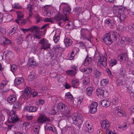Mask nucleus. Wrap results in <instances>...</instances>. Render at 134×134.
I'll use <instances>...</instances> for the list:
<instances>
[{
  "label": "nucleus",
  "mask_w": 134,
  "mask_h": 134,
  "mask_svg": "<svg viewBox=\"0 0 134 134\" xmlns=\"http://www.w3.org/2000/svg\"><path fill=\"white\" fill-rule=\"evenodd\" d=\"M103 40L105 43L110 45L113 42V40L116 41L120 37V35L116 31H113L105 34L104 36Z\"/></svg>",
  "instance_id": "obj_1"
},
{
  "label": "nucleus",
  "mask_w": 134,
  "mask_h": 134,
  "mask_svg": "<svg viewBox=\"0 0 134 134\" xmlns=\"http://www.w3.org/2000/svg\"><path fill=\"white\" fill-rule=\"evenodd\" d=\"M57 108L63 114L62 118L63 119L68 120L70 117V110L69 109L67 106L64 104L62 102L59 103L57 105Z\"/></svg>",
  "instance_id": "obj_2"
},
{
  "label": "nucleus",
  "mask_w": 134,
  "mask_h": 134,
  "mask_svg": "<svg viewBox=\"0 0 134 134\" xmlns=\"http://www.w3.org/2000/svg\"><path fill=\"white\" fill-rule=\"evenodd\" d=\"M38 94V93L36 92L33 91H32L31 88L26 87L25 90L23 94V96L25 99H27L31 96V95H32L33 97H35Z\"/></svg>",
  "instance_id": "obj_3"
},
{
  "label": "nucleus",
  "mask_w": 134,
  "mask_h": 134,
  "mask_svg": "<svg viewBox=\"0 0 134 134\" xmlns=\"http://www.w3.org/2000/svg\"><path fill=\"white\" fill-rule=\"evenodd\" d=\"M7 113L10 115L8 120V122L9 123L12 124L19 120V118L15 114L14 111L12 110L10 111H9Z\"/></svg>",
  "instance_id": "obj_4"
},
{
  "label": "nucleus",
  "mask_w": 134,
  "mask_h": 134,
  "mask_svg": "<svg viewBox=\"0 0 134 134\" xmlns=\"http://www.w3.org/2000/svg\"><path fill=\"white\" fill-rule=\"evenodd\" d=\"M87 29H81V30L80 32L81 39H82L83 40H86L88 41L91 43V39L93 38V36L91 35V34L90 32H89L88 34V37H86V32L87 31Z\"/></svg>",
  "instance_id": "obj_5"
},
{
  "label": "nucleus",
  "mask_w": 134,
  "mask_h": 134,
  "mask_svg": "<svg viewBox=\"0 0 134 134\" xmlns=\"http://www.w3.org/2000/svg\"><path fill=\"white\" fill-rule=\"evenodd\" d=\"M113 12L116 16H119L120 13H124L125 8L122 5H114L113 7Z\"/></svg>",
  "instance_id": "obj_6"
},
{
  "label": "nucleus",
  "mask_w": 134,
  "mask_h": 134,
  "mask_svg": "<svg viewBox=\"0 0 134 134\" xmlns=\"http://www.w3.org/2000/svg\"><path fill=\"white\" fill-rule=\"evenodd\" d=\"M50 119L46 116L44 114H40L37 118V122L38 123L42 124L46 122H50Z\"/></svg>",
  "instance_id": "obj_7"
},
{
  "label": "nucleus",
  "mask_w": 134,
  "mask_h": 134,
  "mask_svg": "<svg viewBox=\"0 0 134 134\" xmlns=\"http://www.w3.org/2000/svg\"><path fill=\"white\" fill-rule=\"evenodd\" d=\"M39 43L41 44L42 46L40 48L41 49H43L45 50L50 48L51 44L45 38H44L40 40Z\"/></svg>",
  "instance_id": "obj_8"
},
{
  "label": "nucleus",
  "mask_w": 134,
  "mask_h": 134,
  "mask_svg": "<svg viewBox=\"0 0 134 134\" xmlns=\"http://www.w3.org/2000/svg\"><path fill=\"white\" fill-rule=\"evenodd\" d=\"M60 8L63 7V12L65 15L69 14L71 11V8L67 3H62L60 6Z\"/></svg>",
  "instance_id": "obj_9"
},
{
  "label": "nucleus",
  "mask_w": 134,
  "mask_h": 134,
  "mask_svg": "<svg viewBox=\"0 0 134 134\" xmlns=\"http://www.w3.org/2000/svg\"><path fill=\"white\" fill-rule=\"evenodd\" d=\"M53 19L57 21H59L62 20H63L64 21L68 20V19L66 16H65V18H64V16L60 13H59L56 15L54 17Z\"/></svg>",
  "instance_id": "obj_10"
},
{
  "label": "nucleus",
  "mask_w": 134,
  "mask_h": 134,
  "mask_svg": "<svg viewBox=\"0 0 134 134\" xmlns=\"http://www.w3.org/2000/svg\"><path fill=\"white\" fill-rule=\"evenodd\" d=\"M97 104L96 102H93L90 106V112L91 113H94L97 111Z\"/></svg>",
  "instance_id": "obj_11"
},
{
  "label": "nucleus",
  "mask_w": 134,
  "mask_h": 134,
  "mask_svg": "<svg viewBox=\"0 0 134 134\" xmlns=\"http://www.w3.org/2000/svg\"><path fill=\"white\" fill-rule=\"evenodd\" d=\"M100 124L102 127L105 129H107L110 126V124L108 121H107L106 120L103 121H100Z\"/></svg>",
  "instance_id": "obj_12"
},
{
  "label": "nucleus",
  "mask_w": 134,
  "mask_h": 134,
  "mask_svg": "<svg viewBox=\"0 0 134 134\" xmlns=\"http://www.w3.org/2000/svg\"><path fill=\"white\" fill-rule=\"evenodd\" d=\"M42 35V31L39 29L33 34V37L34 39L37 38L39 39L41 38Z\"/></svg>",
  "instance_id": "obj_13"
},
{
  "label": "nucleus",
  "mask_w": 134,
  "mask_h": 134,
  "mask_svg": "<svg viewBox=\"0 0 134 134\" xmlns=\"http://www.w3.org/2000/svg\"><path fill=\"white\" fill-rule=\"evenodd\" d=\"M98 62L104 67H105L107 65V59L105 56L101 57V59L98 61Z\"/></svg>",
  "instance_id": "obj_14"
},
{
  "label": "nucleus",
  "mask_w": 134,
  "mask_h": 134,
  "mask_svg": "<svg viewBox=\"0 0 134 134\" xmlns=\"http://www.w3.org/2000/svg\"><path fill=\"white\" fill-rule=\"evenodd\" d=\"M25 108L28 111L30 112H35L37 110L36 107L35 106H27Z\"/></svg>",
  "instance_id": "obj_15"
},
{
  "label": "nucleus",
  "mask_w": 134,
  "mask_h": 134,
  "mask_svg": "<svg viewBox=\"0 0 134 134\" xmlns=\"http://www.w3.org/2000/svg\"><path fill=\"white\" fill-rule=\"evenodd\" d=\"M72 118L73 121L78 120L79 119L82 120V115L80 114H77V113L73 114Z\"/></svg>",
  "instance_id": "obj_16"
},
{
  "label": "nucleus",
  "mask_w": 134,
  "mask_h": 134,
  "mask_svg": "<svg viewBox=\"0 0 134 134\" xmlns=\"http://www.w3.org/2000/svg\"><path fill=\"white\" fill-rule=\"evenodd\" d=\"M22 104L20 102H18L14 104L13 107V111L18 110L20 109L21 107Z\"/></svg>",
  "instance_id": "obj_17"
},
{
  "label": "nucleus",
  "mask_w": 134,
  "mask_h": 134,
  "mask_svg": "<svg viewBox=\"0 0 134 134\" xmlns=\"http://www.w3.org/2000/svg\"><path fill=\"white\" fill-rule=\"evenodd\" d=\"M16 99V96L15 95H13L10 96L7 98V101L11 104H13Z\"/></svg>",
  "instance_id": "obj_18"
},
{
  "label": "nucleus",
  "mask_w": 134,
  "mask_h": 134,
  "mask_svg": "<svg viewBox=\"0 0 134 134\" xmlns=\"http://www.w3.org/2000/svg\"><path fill=\"white\" fill-rule=\"evenodd\" d=\"M64 42V43L67 47L71 46L72 43L71 40L68 37H66L65 38Z\"/></svg>",
  "instance_id": "obj_19"
},
{
  "label": "nucleus",
  "mask_w": 134,
  "mask_h": 134,
  "mask_svg": "<svg viewBox=\"0 0 134 134\" xmlns=\"http://www.w3.org/2000/svg\"><path fill=\"white\" fill-rule=\"evenodd\" d=\"M100 105H101L103 107H109L110 104V102L107 100H104L100 103Z\"/></svg>",
  "instance_id": "obj_20"
},
{
  "label": "nucleus",
  "mask_w": 134,
  "mask_h": 134,
  "mask_svg": "<svg viewBox=\"0 0 134 134\" xmlns=\"http://www.w3.org/2000/svg\"><path fill=\"white\" fill-rule=\"evenodd\" d=\"M119 60H121L124 61L128 59L127 54L125 53L124 54L119 55L118 57Z\"/></svg>",
  "instance_id": "obj_21"
},
{
  "label": "nucleus",
  "mask_w": 134,
  "mask_h": 134,
  "mask_svg": "<svg viewBox=\"0 0 134 134\" xmlns=\"http://www.w3.org/2000/svg\"><path fill=\"white\" fill-rule=\"evenodd\" d=\"M104 23L110 25V28H112L113 27L114 23L113 20H111L110 19L108 18L105 20Z\"/></svg>",
  "instance_id": "obj_22"
},
{
  "label": "nucleus",
  "mask_w": 134,
  "mask_h": 134,
  "mask_svg": "<svg viewBox=\"0 0 134 134\" xmlns=\"http://www.w3.org/2000/svg\"><path fill=\"white\" fill-rule=\"evenodd\" d=\"M24 81V80L23 78L19 77L15 79L14 83L15 85L17 86L21 83H23Z\"/></svg>",
  "instance_id": "obj_23"
},
{
  "label": "nucleus",
  "mask_w": 134,
  "mask_h": 134,
  "mask_svg": "<svg viewBox=\"0 0 134 134\" xmlns=\"http://www.w3.org/2000/svg\"><path fill=\"white\" fill-rule=\"evenodd\" d=\"M2 39L3 40V42L2 43V44L3 46H5L8 44H10L11 42V41L8 39L6 37H2Z\"/></svg>",
  "instance_id": "obj_24"
},
{
  "label": "nucleus",
  "mask_w": 134,
  "mask_h": 134,
  "mask_svg": "<svg viewBox=\"0 0 134 134\" xmlns=\"http://www.w3.org/2000/svg\"><path fill=\"white\" fill-rule=\"evenodd\" d=\"M92 59L87 55L86 56L84 61V65L85 66H88L92 62Z\"/></svg>",
  "instance_id": "obj_25"
},
{
  "label": "nucleus",
  "mask_w": 134,
  "mask_h": 134,
  "mask_svg": "<svg viewBox=\"0 0 134 134\" xmlns=\"http://www.w3.org/2000/svg\"><path fill=\"white\" fill-rule=\"evenodd\" d=\"M96 92L98 97H101L104 96V91L103 90L98 89L97 90Z\"/></svg>",
  "instance_id": "obj_26"
},
{
  "label": "nucleus",
  "mask_w": 134,
  "mask_h": 134,
  "mask_svg": "<svg viewBox=\"0 0 134 134\" xmlns=\"http://www.w3.org/2000/svg\"><path fill=\"white\" fill-rule=\"evenodd\" d=\"M72 86L74 88H77L79 85V81L76 79H73L72 80Z\"/></svg>",
  "instance_id": "obj_27"
},
{
  "label": "nucleus",
  "mask_w": 134,
  "mask_h": 134,
  "mask_svg": "<svg viewBox=\"0 0 134 134\" xmlns=\"http://www.w3.org/2000/svg\"><path fill=\"white\" fill-rule=\"evenodd\" d=\"M28 63L29 65L30 66L33 68L37 65V64L35 61H34V59H29Z\"/></svg>",
  "instance_id": "obj_28"
},
{
  "label": "nucleus",
  "mask_w": 134,
  "mask_h": 134,
  "mask_svg": "<svg viewBox=\"0 0 134 134\" xmlns=\"http://www.w3.org/2000/svg\"><path fill=\"white\" fill-rule=\"evenodd\" d=\"M43 12L46 14L47 16L49 17L51 16L52 15V13L49 10L48 8H46L45 7L43 8Z\"/></svg>",
  "instance_id": "obj_29"
},
{
  "label": "nucleus",
  "mask_w": 134,
  "mask_h": 134,
  "mask_svg": "<svg viewBox=\"0 0 134 134\" xmlns=\"http://www.w3.org/2000/svg\"><path fill=\"white\" fill-rule=\"evenodd\" d=\"M15 21L19 24L25 25L26 23V21L25 19H22L21 18L15 20Z\"/></svg>",
  "instance_id": "obj_30"
},
{
  "label": "nucleus",
  "mask_w": 134,
  "mask_h": 134,
  "mask_svg": "<svg viewBox=\"0 0 134 134\" xmlns=\"http://www.w3.org/2000/svg\"><path fill=\"white\" fill-rule=\"evenodd\" d=\"M94 89V88L93 87H90L86 89L87 94L89 96L91 95L92 92Z\"/></svg>",
  "instance_id": "obj_31"
},
{
  "label": "nucleus",
  "mask_w": 134,
  "mask_h": 134,
  "mask_svg": "<svg viewBox=\"0 0 134 134\" xmlns=\"http://www.w3.org/2000/svg\"><path fill=\"white\" fill-rule=\"evenodd\" d=\"M39 29H40V28L37 26H31L30 27V32L33 34Z\"/></svg>",
  "instance_id": "obj_32"
},
{
  "label": "nucleus",
  "mask_w": 134,
  "mask_h": 134,
  "mask_svg": "<svg viewBox=\"0 0 134 134\" xmlns=\"http://www.w3.org/2000/svg\"><path fill=\"white\" fill-rule=\"evenodd\" d=\"M82 122V119H79L78 120H77L76 121H73V124L78 126L79 128L80 127Z\"/></svg>",
  "instance_id": "obj_33"
},
{
  "label": "nucleus",
  "mask_w": 134,
  "mask_h": 134,
  "mask_svg": "<svg viewBox=\"0 0 134 134\" xmlns=\"http://www.w3.org/2000/svg\"><path fill=\"white\" fill-rule=\"evenodd\" d=\"M120 102V99L118 97H116L112 100V103L114 105H117Z\"/></svg>",
  "instance_id": "obj_34"
},
{
  "label": "nucleus",
  "mask_w": 134,
  "mask_h": 134,
  "mask_svg": "<svg viewBox=\"0 0 134 134\" xmlns=\"http://www.w3.org/2000/svg\"><path fill=\"white\" fill-rule=\"evenodd\" d=\"M5 57L7 58H10V57H12L14 53L13 52L9 51H6L5 52Z\"/></svg>",
  "instance_id": "obj_35"
},
{
  "label": "nucleus",
  "mask_w": 134,
  "mask_h": 134,
  "mask_svg": "<svg viewBox=\"0 0 134 134\" xmlns=\"http://www.w3.org/2000/svg\"><path fill=\"white\" fill-rule=\"evenodd\" d=\"M94 73V75L96 78H100L101 75V73L97 69H95Z\"/></svg>",
  "instance_id": "obj_36"
},
{
  "label": "nucleus",
  "mask_w": 134,
  "mask_h": 134,
  "mask_svg": "<svg viewBox=\"0 0 134 134\" xmlns=\"http://www.w3.org/2000/svg\"><path fill=\"white\" fill-rule=\"evenodd\" d=\"M66 74L72 76H74L76 73V71H74L72 70H67L66 71Z\"/></svg>",
  "instance_id": "obj_37"
},
{
  "label": "nucleus",
  "mask_w": 134,
  "mask_h": 134,
  "mask_svg": "<svg viewBox=\"0 0 134 134\" xmlns=\"http://www.w3.org/2000/svg\"><path fill=\"white\" fill-rule=\"evenodd\" d=\"M119 16H120L119 19L120 21L124 20L127 17V16L125 14H124L123 13H120Z\"/></svg>",
  "instance_id": "obj_38"
},
{
  "label": "nucleus",
  "mask_w": 134,
  "mask_h": 134,
  "mask_svg": "<svg viewBox=\"0 0 134 134\" xmlns=\"http://www.w3.org/2000/svg\"><path fill=\"white\" fill-rule=\"evenodd\" d=\"M87 130H86V134H89V133H91L93 131V129L92 128V125L90 126H87Z\"/></svg>",
  "instance_id": "obj_39"
},
{
  "label": "nucleus",
  "mask_w": 134,
  "mask_h": 134,
  "mask_svg": "<svg viewBox=\"0 0 134 134\" xmlns=\"http://www.w3.org/2000/svg\"><path fill=\"white\" fill-rule=\"evenodd\" d=\"M90 82V78L87 77L85 78L83 80V83L84 85H87L89 84Z\"/></svg>",
  "instance_id": "obj_40"
},
{
  "label": "nucleus",
  "mask_w": 134,
  "mask_h": 134,
  "mask_svg": "<svg viewBox=\"0 0 134 134\" xmlns=\"http://www.w3.org/2000/svg\"><path fill=\"white\" fill-rule=\"evenodd\" d=\"M94 59L95 60H97L98 61L101 59V56L100 53L97 52H96L94 56Z\"/></svg>",
  "instance_id": "obj_41"
},
{
  "label": "nucleus",
  "mask_w": 134,
  "mask_h": 134,
  "mask_svg": "<svg viewBox=\"0 0 134 134\" xmlns=\"http://www.w3.org/2000/svg\"><path fill=\"white\" fill-rule=\"evenodd\" d=\"M51 77L53 78L57 77L58 81L59 82H60L59 79L61 78V77L62 76H60L59 75L55 73H53L51 75Z\"/></svg>",
  "instance_id": "obj_42"
},
{
  "label": "nucleus",
  "mask_w": 134,
  "mask_h": 134,
  "mask_svg": "<svg viewBox=\"0 0 134 134\" xmlns=\"http://www.w3.org/2000/svg\"><path fill=\"white\" fill-rule=\"evenodd\" d=\"M44 129L45 130H51L54 132H55V130L54 127H52L50 126H46L44 127Z\"/></svg>",
  "instance_id": "obj_43"
},
{
  "label": "nucleus",
  "mask_w": 134,
  "mask_h": 134,
  "mask_svg": "<svg viewBox=\"0 0 134 134\" xmlns=\"http://www.w3.org/2000/svg\"><path fill=\"white\" fill-rule=\"evenodd\" d=\"M18 15L17 19H19L23 17L24 16L22 11H18L16 12Z\"/></svg>",
  "instance_id": "obj_44"
},
{
  "label": "nucleus",
  "mask_w": 134,
  "mask_h": 134,
  "mask_svg": "<svg viewBox=\"0 0 134 134\" xmlns=\"http://www.w3.org/2000/svg\"><path fill=\"white\" fill-rule=\"evenodd\" d=\"M110 65H111V66H112L117 64V60L114 59H111L110 60Z\"/></svg>",
  "instance_id": "obj_45"
},
{
  "label": "nucleus",
  "mask_w": 134,
  "mask_h": 134,
  "mask_svg": "<svg viewBox=\"0 0 134 134\" xmlns=\"http://www.w3.org/2000/svg\"><path fill=\"white\" fill-rule=\"evenodd\" d=\"M65 95L67 96V97L70 100H74V98L70 94L69 92L66 93Z\"/></svg>",
  "instance_id": "obj_46"
},
{
  "label": "nucleus",
  "mask_w": 134,
  "mask_h": 134,
  "mask_svg": "<svg viewBox=\"0 0 134 134\" xmlns=\"http://www.w3.org/2000/svg\"><path fill=\"white\" fill-rule=\"evenodd\" d=\"M36 21L37 23H38L41 21H43V18L41 17L38 14H37L36 15Z\"/></svg>",
  "instance_id": "obj_47"
},
{
  "label": "nucleus",
  "mask_w": 134,
  "mask_h": 134,
  "mask_svg": "<svg viewBox=\"0 0 134 134\" xmlns=\"http://www.w3.org/2000/svg\"><path fill=\"white\" fill-rule=\"evenodd\" d=\"M125 73V69L124 68L122 67L120 69V74L122 76H123Z\"/></svg>",
  "instance_id": "obj_48"
},
{
  "label": "nucleus",
  "mask_w": 134,
  "mask_h": 134,
  "mask_svg": "<svg viewBox=\"0 0 134 134\" xmlns=\"http://www.w3.org/2000/svg\"><path fill=\"white\" fill-rule=\"evenodd\" d=\"M17 29V27L15 26L12 28L11 30L9 31V33L12 35L15 32Z\"/></svg>",
  "instance_id": "obj_49"
},
{
  "label": "nucleus",
  "mask_w": 134,
  "mask_h": 134,
  "mask_svg": "<svg viewBox=\"0 0 134 134\" xmlns=\"http://www.w3.org/2000/svg\"><path fill=\"white\" fill-rule=\"evenodd\" d=\"M18 68L17 66L13 64L11 66V71L13 72H14Z\"/></svg>",
  "instance_id": "obj_50"
},
{
  "label": "nucleus",
  "mask_w": 134,
  "mask_h": 134,
  "mask_svg": "<svg viewBox=\"0 0 134 134\" xmlns=\"http://www.w3.org/2000/svg\"><path fill=\"white\" fill-rule=\"evenodd\" d=\"M49 23H47V24L43 25L40 28V29L42 30L45 29L44 31V32H45L46 31L47 28L49 27Z\"/></svg>",
  "instance_id": "obj_51"
},
{
  "label": "nucleus",
  "mask_w": 134,
  "mask_h": 134,
  "mask_svg": "<svg viewBox=\"0 0 134 134\" xmlns=\"http://www.w3.org/2000/svg\"><path fill=\"white\" fill-rule=\"evenodd\" d=\"M108 81L107 79H103L100 81V84L103 86L106 85L108 83Z\"/></svg>",
  "instance_id": "obj_52"
},
{
  "label": "nucleus",
  "mask_w": 134,
  "mask_h": 134,
  "mask_svg": "<svg viewBox=\"0 0 134 134\" xmlns=\"http://www.w3.org/2000/svg\"><path fill=\"white\" fill-rule=\"evenodd\" d=\"M14 8L16 9H20L21 8V7L19 4L18 3H15L14 4Z\"/></svg>",
  "instance_id": "obj_53"
},
{
  "label": "nucleus",
  "mask_w": 134,
  "mask_h": 134,
  "mask_svg": "<svg viewBox=\"0 0 134 134\" xmlns=\"http://www.w3.org/2000/svg\"><path fill=\"white\" fill-rule=\"evenodd\" d=\"M115 113L119 116H123V112L121 110H118V111H115Z\"/></svg>",
  "instance_id": "obj_54"
},
{
  "label": "nucleus",
  "mask_w": 134,
  "mask_h": 134,
  "mask_svg": "<svg viewBox=\"0 0 134 134\" xmlns=\"http://www.w3.org/2000/svg\"><path fill=\"white\" fill-rule=\"evenodd\" d=\"M34 78V75L32 74H30L28 76V79L29 81H32Z\"/></svg>",
  "instance_id": "obj_55"
},
{
  "label": "nucleus",
  "mask_w": 134,
  "mask_h": 134,
  "mask_svg": "<svg viewBox=\"0 0 134 134\" xmlns=\"http://www.w3.org/2000/svg\"><path fill=\"white\" fill-rule=\"evenodd\" d=\"M81 10V9L79 7H78L75 8L74 10L76 14H78L80 12Z\"/></svg>",
  "instance_id": "obj_56"
},
{
  "label": "nucleus",
  "mask_w": 134,
  "mask_h": 134,
  "mask_svg": "<svg viewBox=\"0 0 134 134\" xmlns=\"http://www.w3.org/2000/svg\"><path fill=\"white\" fill-rule=\"evenodd\" d=\"M32 5L31 4H27V7H26V9H27L29 11H30V12L32 11Z\"/></svg>",
  "instance_id": "obj_57"
},
{
  "label": "nucleus",
  "mask_w": 134,
  "mask_h": 134,
  "mask_svg": "<svg viewBox=\"0 0 134 134\" xmlns=\"http://www.w3.org/2000/svg\"><path fill=\"white\" fill-rule=\"evenodd\" d=\"M40 73L41 75L42 76H44L46 75L47 73L45 71V70L44 69H43L41 70Z\"/></svg>",
  "instance_id": "obj_58"
},
{
  "label": "nucleus",
  "mask_w": 134,
  "mask_h": 134,
  "mask_svg": "<svg viewBox=\"0 0 134 134\" xmlns=\"http://www.w3.org/2000/svg\"><path fill=\"white\" fill-rule=\"evenodd\" d=\"M34 131L35 133L37 134H38L39 132V131L40 127L38 126H35L34 127Z\"/></svg>",
  "instance_id": "obj_59"
},
{
  "label": "nucleus",
  "mask_w": 134,
  "mask_h": 134,
  "mask_svg": "<svg viewBox=\"0 0 134 134\" xmlns=\"http://www.w3.org/2000/svg\"><path fill=\"white\" fill-rule=\"evenodd\" d=\"M0 31L1 33L4 34L5 33L6 30L4 28L1 27H0Z\"/></svg>",
  "instance_id": "obj_60"
},
{
  "label": "nucleus",
  "mask_w": 134,
  "mask_h": 134,
  "mask_svg": "<svg viewBox=\"0 0 134 134\" xmlns=\"http://www.w3.org/2000/svg\"><path fill=\"white\" fill-rule=\"evenodd\" d=\"M57 109V108L56 109V108H55L54 107L52 108V111L53 114H55L57 113L58 111Z\"/></svg>",
  "instance_id": "obj_61"
},
{
  "label": "nucleus",
  "mask_w": 134,
  "mask_h": 134,
  "mask_svg": "<svg viewBox=\"0 0 134 134\" xmlns=\"http://www.w3.org/2000/svg\"><path fill=\"white\" fill-rule=\"evenodd\" d=\"M53 40L55 43H57L59 39V37L57 36L55 37H54Z\"/></svg>",
  "instance_id": "obj_62"
},
{
  "label": "nucleus",
  "mask_w": 134,
  "mask_h": 134,
  "mask_svg": "<svg viewBox=\"0 0 134 134\" xmlns=\"http://www.w3.org/2000/svg\"><path fill=\"white\" fill-rule=\"evenodd\" d=\"M92 71V69L90 68H86V73L87 74H89Z\"/></svg>",
  "instance_id": "obj_63"
},
{
  "label": "nucleus",
  "mask_w": 134,
  "mask_h": 134,
  "mask_svg": "<svg viewBox=\"0 0 134 134\" xmlns=\"http://www.w3.org/2000/svg\"><path fill=\"white\" fill-rule=\"evenodd\" d=\"M43 21L46 22H53L50 19L48 18H43Z\"/></svg>",
  "instance_id": "obj_64"
}]
</instances>
